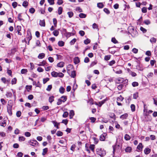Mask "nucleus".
<instances>
[{
  "instance_id": "f257e3e1",
  "label": "nucleus",
  "mask_w": 157,
  "mask_h": 157,
  "mask_svg": "<svg viewBox=\"0 0 157 157\" xmlns=\"http://www.w3.org/2000/svg\"><path fill=\"white\" fill-rule=\"evenodd\" d=\"M128 34H130L132 37H135L138 35V33L136 29L132 26H130L128 28Z\"/></svg>"
},
{
  "instance_id": "f03ea898",
  "label": "nucleus",
  "mask_w": 157,
  "mask_h": 157,
  "mask_svg": "<svg viewBox=\"0 0 157 157\" xmlns=\"http://www.w3.org/2000/svg\"><path fill=\"white\" fill-rule=\"evenodd\" d=\"M97 154L100 155L101 157L104 156L106 155L105 151L101 148H97L96 149Z\"/></svg>"
},
{
  "instance_id": "7ed1b4c3",
  "label": "nucleus",
  "mask_w": 157,
  "mask_h": 157,
  "mask_svg": "<svg viewBox=\"0 0 157 157\" xmlns=\"http://www.w3.org/2000/svg\"><path fill=\"white\" fill-rule=\"evenodd\" d=\"M51 74L52 77H59L62 78L64 76V74L63 73L61 72L57 73L54 71L52 72Z\"/></svg>"
},
{
  "instance_id": "20e7f679",
  "label": "nucleus",
  "mask_w": 157,
  "mask_h": 157,
  "mask_svg": "<svg viewBox=\"0 0 157 157\" xmlns=\"http://www.w3.org/2000/svg\"><path fill=\"white\" fill-rule=\"evenodd\" d=\"M74 69V67L73 65L71 64L68 65L67 67V72L69 74H70L71 71L73 70Z\"/></svg>"
},
{
  "instance_id": "39448f33",
  "label": "nucleus",
  "mask_w": 157,
  "mask_h": 157,
  "mask_svg": "<svg viewBox=\"0 0 157 157\" xmlns=\"http://www.w3.org/2000/svg\"><path fill=\"white\" fill-rule=\"evenodd\" d=\"M27 36L26 37L25 39V41H28V43H29V41L31 39L32 36H31V32L29 31H27Z\"/></svg>"
},
{
  "instance_id": "423d86ee",
  "label": "nucleus",
  "mask_w": 157,
  "mask_h": 157,
  "mask_svg": "<svg viewBox=\"0 0 157 157\" xmlns=\"http://www.w3.org/2000/svg\"><path fill=\"white\" fill-rule=\"evenodd\" d=\"M29 144L33 146H36L37 145L38 143L36 140H30L29 141Z\"/></svg>"
},
{
  "instance_id": "0eeeda50",
  "label": "nucleus",
  "mask_w": 157,
  "mask_h": 157,
  "mask_svg": "<svg viewBox=\"0 0 157 157\" xmlns=\"http://www.w3.org/2000/svg\"><path fill=\"white\" fill-rule=\"evenodd\" d=\"M63 31L66 33V36L67 37H69L71 36H73L75 35V33H73L67 32L66 29H63Z\"/></svg>"
},
{
  "instance_id": "6e6552de",
  "label": "nucleus",
  "mask_w": 157,
  "mask_h": 157,
  "mask_svg": "<svg viewBox=\"0 0 157 157\" xmlns=\"http://www.w3.org/2000/svg\"><path fill=\"white\" fill-rule=\"evenodd\" d=\"M106 101V99H105L99 102L98 103H96L95 104L96 105H98L99 107H101Z\"/></svg>"
},
{
  "instance_id": "1a4fd4ad",
  "label": "nucleus",
  "mask_w": 157,
  "mask_h": 157,
  "mask_svg": "<svg viewBox=\"0 0 157 157\" xmlns=\"http://www.w3.org/2000/svg\"><path fill=\"white\" fill-rule=\"evenodd\" d=\"M107 134L105 133H104L101 135L100 137V140L101 141H104L105 139V137L106 136Z\"/></svg>"
},
{
  "instance_id": "9d476101",
  "label": "nucleus",
  "mask_w": 157,
  "mask_h": 157,
  "mask_svg": "<svg viewBox=\"0 0 157 157\" xmlns=\"http://www.w3.org/2000/svg\"><path fill=\"white\" fill-rule=\"evenodd\" d=\"M71 75L70 74H69L73 78H75L76 75V72L73 70L71 71Z\"/></svg>"
},
{
  "instance_id": "9b49d317",
  "label": "nucleus",
  "mask_w": 157,
  "mask_h": 157,
  "mask_svg": "<svg viewBox=\"0 0 157 157\" xmlns=\"http://www.w3.org/2000/svg\"><path fill=\"white\" fill-rule=\"evenodd\" d=\"M132 150V148L131 147L128 146L125 149V151L127 153H130Z\"/></svg>"
},
{
  "instance_id": "f8f14e48",
  "label": "nucleus",
  "mask_w": 157,
  "mask_h": 157,
  "mask_svg": "<svg viewBox=\"0 0 157 157\" xmlns=\"http://www.w3.org/2000/svg\"><path fill=\"white\" fill-rule=\"evenodd\" d=\"M6 125V122L5 120H2L0 122V125L3 127H5Z\"/></svg>"
},
{
  "instance_id": "ddd939ff",
  "label": "nucleus",
  "mask_w": 157,
  "mask_h": 157,
  "mask_svg": "<svg viewBox=\"0 0 157 157\" xmlns=\"http://www.w3.org/2000/svg\"><path fill=\"white\" fill-rule=\"evenodd\" d=\"M128 115L127 113H125L120 116V118L123 120L126 119L128 117Z\"/></svg>"
},
{
  "instance_id": "4468645a",
  "label": "nucleus",
  "mask_w": 157,
  "mask_h": 157,
  "mask_svg": "<svg viewBox=\"0 0 157 157\" xmlns=\"http://www.w3.org/2000/svg\"><path fill=\"white\" fill-rule=\"evenodd\" d=\"M151 151V150L148 148H146L144 150V153L146 155L149 154L150 152Z\"/></svg>"
},
{
  "instance_id": "2eb2a0df",
  "label": "nucleus",
  "mask_w": 157,
  "mask_h": 157,
  "mask_svg": "<svg viewBox=\"0 0 157 157\" xmlns=\"http://www.w3.org/2000/svg\"><path fill=\"white\" fill-rule=\"evenodd\" d=\"M136 69L139 71H142L143 69V67L141 66L140 64H138L136 66Z\"/></svg>"
},
{
  "instance_id": "dca6fc26",
  "label": "nucleus",
  "mask_w": 157,
  "mask_h": 157,
  "mask_svg": "<svg viewBox=\"0 0 157 157\" xmlns=\"http://www.w3.org/2000/svg\"><path fill=\"white\" fill-rule=\"evenodd\" d=\"M80 62V60L79 58L78 57H75L74 59V63L77 64L78 63Z\"/></svg>"
},
{
  "instance_id": "f3484780",
  "label": "nucleus",
  "mask_w": 157,
  "mask_h": 157,
  "mask_svg": "<svg viewBox=\"0 0 157 157\" xmlns=\"http://www.w3.org/2000/svg\"><path fill=\"white\" fill-rule=\"evenodd\" d=\"M75 114L74 111L73 110H71L70 112L69 117L70 119L72 118Z\"/></svg>"
},
{
  "instance_id": "a211bd4d",
  "label": "nucleus",
  "mask_w": 157,
  "mask_h": 157,
  "mask_svg": "<svg viewBox=\"0 0 157 157\" xmlns=\"http://www.w3.org/2000/svg\"><path fill=\"white\" fill-rule=\"evenodd\" d=\"M39 25L41 26H45V22L44 20H40L39 23Z\"/></svg>"
},
{
  "instance_id": "6ab92c4d",
  "label": "nucleus",
  "mask_w": 157,
  "mask_h": 157,
  "mask_svg": "<svg viewBox=\"0 0 157 157\" xmlns=\"http://www.w3.org/2000/svg\"><path fill=\"white\" fill-rule=\"evenodd\" d=\"M95 145L94 144H91L89 147V148L93 152H94Z\"/></svg>"
},
{
  "instance_id": "aec40b11",
  "label": "nucleus",
  "mask_w": 157,
  "mask_h": 157,
  "mask_svg": "<svg viewBox=\"0 0 157 157\" xmlns=\"http://www.w3.org/2000/svg\"><path fill=\"white\" fill-rule=\"evenodd\" d=\"M52 122L53 124L55 127H56L57 128H59V127L58 125H59V123H58L56 121H52Z\"/></svg>"
},
{
  "instance_id": "412c9836",
  "label": "nucleus",
  "mask_w": 157,
  "mask_h": 157,
  "mask_svg": "<svg viewBox=\"0 0 157 157\" xmlns=\"http://www.w3.org/2000/svg\"><path fill=\"white\" fill-rule=\"evenodd\" d=\"M64 64V63L61 62L58 63L57 64V66L59 67H63Z\"/></svg>"
},
{
  "instance_id": "4be33fe9",
  "label": "nucleus",
  "mask_w": 157,
  "mask_h": 157,
  "mask_svg": "<svg viewBox=\"0 0 157 157\" xmlns=\"http://www.w3.org/2000/svg\"><path fill=\"white\" fill-rule=\"evenodd\" d=\"M44 56H45V54L44 53H41L38 56V58L40 59H43V58H44Z\"/></svg>"
},
{
  "instance_id": "5701e85b",
  "label": "nucleus",
  "mask_w": 157,
  "mask_h": 157,
  "mask_svg": "<svg viewBox=\"0 0 157 157\" xmlns=\"http://www.w3.org/2000/svg\"><path fill=\"white\" fill-rule=\"evenodd\" d=\"M104 6V5L101 2H99L97 3V6L99 8H102Z\"/></svg>"
},
{
  "instance_id": "b1692460",
  "label": "nucleus",
  "mask_w": 157,
  "mask_h": 157,
  "mask_svg": "<svg viewBox=\"0 0 157 157\" xmlns=\"http://www.w3.org/2000/svg\"><path fill=\"white\" fill-rule=\"evenodd\" d=\"M124 139L126 140H128L130 139V136L128 134H126L124 137Z\"/></svg>"
},
{
  "instance_id": "393cba45",
  "label": "nucleus",
  "mask_w": 157,
  "mask_h": 157,
  "mask_svg": "<svg viewBox=\"0 0 157 157\" xmlns=\"http://www.w3.org/2000/svg\"><path fill=\"white\" fill-rule=\"evenodd\" d=\"M12 103L9 101L7 106V109H12Z\"/></svg>"
},
{
  "instance_id": "a878e982",
  "label": "nucleus",
  "mask_w": 157,
  "mask_h": 157,
  "mask_svg": "<svg viewBox=\"0 0 157 157\" xmlns=\"http://www.w3.org/2000/svg\"><path fill=\"white\" fill-rule=\"evenodd\" d=\"M60 98H61V100H62V101H63V102H64L65 101H66L67 99V98L66 96H63Z\"/></svg>"
},
{
  "instance_id": "bb28decb",
  "label": "nucleus",
  "mask_w": 157,
  "mask_h": 157,
  "mask_svg": "<svg viewBox=\"0 0 157 157\" xmlns=\"http://www.w3.org/2000/svg\"><path fill=\"white\" fill-rule=\"evenodd\" d=\"M64 43L62 41H60L58 42V45L59 46L62 47L64 46Z\"/></svg>"
},
{
  "instance_id": "cd10ccee",
  "label": "nucleus",
  "mask_w": 157,
  "mask_h": 157,
  "mask_svg": "<svg viewBox=\"0 0 157 157\" xmlns=\"http://www.w3.org/2000/svg\"><path fill=\"white\" fill-rule=\"evenodd\" d=\"M59 33V31L57 30H55L53 32V34L55 36H58Z\"/></svg>"
},
{
  "instance_id": "c85d7f7f",
  "label": "nucleus",
  "mask_w": 157,
  "mask_h": 157,
  "mask_svg": "<svg viewBox=\"0 0 157 157\" xmlns=\"http://www.w3.org/2000/svg\"><path fill=\"white\" fill-rule=\"evenodd\" d=\"M65 90V89L63 87H61L59 89V91L61 94L64 93Z\"/></svg>"
},
{
  "instance_id": "c756f323",
  "label": "nucleus",
  "mask_w": 157,
  "mask_h": 157,
  "mask_svg": "<svg viewBox=\"0 0 157 157\" xmlns=\"http://www.w3.org/2000/svg\"><path fill=\"white\" fill-rule=\"evenodd\" d=\"M63 8L61 7H59L58 9V13L59 15H60L62 13Z\"/></svg>"
},
{
  "instance_id": "7c9ffc66",
  "label": "nucleus",
  "mask_w": 157,
  "mask_h": 157,
  "mask_svg": "<svg viewBox=\"0 0 157 157\" xmlns=\"http://www.w3.org/2000/svg\"><path fill=\"white\" fill-rule=\"evenodd\" d=\"M110 57L111 56L110 55L105 56L104 57V59L106 61H108L110 59Z\"/></svg>"
},
{
  "instance_id": "2f4dec72",
  "label": "nucleus",
  "mask_w": 157,
  "mask_h": 157,
  "mask_svg": "<svg viewBox=\"0 0 157 157\" xmlns=\"http://www.w3.org/2000/svg\"><path fill=\"white\" fill-rule=\"evenodd\" d=\"M138 97V93L136 92L133 94V98L134 99H136Z\"/></svg>"
},
{
  "instance_id": "473e14b6",
  "label": "nucleus",
  "mask_w": 157,
  "mask_h": 157,
  "mask_svg": "<svg viewBox=\"0 0 157 157\" xmlns=\"http://www.w3.org/2000/svg\"><path fill=\"white\" fill-rule=\"evenodd\" d=\"M48 151V148H45L43 150V152L42 154L43 155H44Z\"/></svg>"
},
{
  "instance_id": "72a5a7b5",
  "label": "nucleus",
  "mask_w": 157,
  "mask_h": 157,
  "mask_svg": "<svg viewBox=\"0 0 157 157\" xmlns=\"http://www.w3.org/2000/svg\"><path fill=\"white\" fill-rule=\"evenodd\" d=\"M79 16L81 18H85L86 16V15L85 14L83 13H80Z\"/></svg>"
},
{
  "instance_id": "f704fd0d",
  "label": "nucleus",
  "mask_w": 157,
  "mask_h": 157,
  "mask_svg": "<svg viewBox=\"0 0 157 157\" xmlns=\"http://www.w3.org/2000/svg\"><path fill=\"white\" fill-rule=\"evenodd\" d=\"M131 108L132 111L134 112L135 110V106L134 104H132L131 105Z\"/></svg>"
},
{
  "instance_id": "c9c22d12",
  "label": "nucleus",
  "mask_w": 157,
  "mask_h": 157,
  "mask_svg": "<svg viewBox=\"0 0 157 157\" xmlns=\"http://www.w3.org/2000/svg\"><path fill=\"white\" fill-rule=\"evenodd\" d=\"M139 85V84L138 82H134L132 83V85L133 87H136L138 86Z\"/></svg>"
},
{
  "instance_id": "e433bc0d",
  "label": "nucleus",
  "mask_w": 157,
  "mask_h": 157,
  "mask_svg": "<svg viewBox=\"0 0 157 157\" xmlns=\"http://www.w3.org/2000/svg\"><path fill=\"white\" fill-rule=\"evenodd\" d=\"M142 144L141 143H140L137 147V148L140 150L142 149Z\"/></svg>"
},
{
  "instance_id": "4c0bfd02",
  "label": "nucleus",
  "mask_w": 157,
  "mask_h": 157,
  "mask_svg": "<svg viewBox=\"0 0 157 157\" xmlns=\"http://www.w3.org/2000/svg\"><path fill=\"white\" fill-rule=\"evenodd\" d=\"M28 71L27 69H22L21 71V73L22 74H24L26 73Z\"/></svg>"
},
{
  "instance_id": "58836bf2",
  "label": "nucleus",
  "mask_w": 157,
  "mask_h": 157,
  "mask_svg": "<svg viewBox=\"0 0 157 157\" xmlns=\"http://www.w3.org/2000/svg\"><path fill=\"white\" fill-rule=\"evenodd\" d=\"M67 14L70 18H71L73 16V13L72 12H69L67 13Z\"/></svg>"
},
{
  "instance_id": "ea45409f",
  "label": "nucleus",
  "mask_w": 157,
  "mask_h": 157,
  "mask_svg": "<svg viewBox=\"0 0 157 157\" xmlns=\"http://www.w3.org/2000/svg\"><path fill=\"white\" fill-rule=\"evenodd\" d=\"M7 112L10 116H11L12 114V109H7Z\"/></svg>"
},
{
  "instance_id": "a19ab883",
  "label": "nucleus",
  "mask_w": 157,
  "mask_h": 157,
  "mask_svg": "<svg viewBox=\"0 0 157 157\" xmlns=\"http://www.w3.org/2000/svg\"><path fill=\"white\" fill-rule=\"evenodd\" d=\"M90 40L88 39H87L84 40V43L86 44H87L89 43H90Z\"/></svg>"
},
{
  "instance_id": "79ce46f5",
  "label": "nucleus",
  "mask_w": 157,
  "mask_h": 157,
  "mask_svg": "<svg viewBox=\"0 0 157 157\" xmlns=\"http://www.w3.org/2000/svg\"><path fill=\"white\" fill-rule=\"evenodd\" d=\"M53 23L55 27H56L57 26V21L56 18H54L53 19Z\"/></svg>"
},
{
  "instance_id": "37998d69",
  "label": "nucleus",
  "mask_w": 157,
  "mask_h": 157,
  "mask_svg": "<svg viewBox=\"0 0 157 157\" xmlns=\"http://www.w3.org/2000/svg\"><path fill=\"white\" fill-rule=\"evenodd\" d=\"M117 81L119 82H117V83H119L120 82H122L124 81V79L122 78H118L117 79Z\"/></svg>"
},
{
  "instance_id": "c03bdc74",
  "label": "nucleus",
  "mask_w": 157,
  "mask_h": 157,
  "mask_svg": "<svg viewBox=\"0 0 157 157\" xmlns=\"http://www.w3.org/2000/svg\"><path fill=\"white\" fill-rule=\"evenodd\" d=\"M45 61L44 60L42 62H40L38 65L39 66H44L45 65Z\"/></svg>"
},
{
  "instance_id": "a18cd8bd",
  "label": "nucleus",
  "mask_w": 157,
  "mask_h": 157,
  "mask_svg": "<svg viewBox=\"0 0 157 157\" xmlns=\"http://www.w3.org/2000/svg\"><path fill=\"white\" fill-rule=\"evenodd\" d=\"M76 41V39L74 38L70 42V44L71 45L74 44Z\"/></svg>"
},
{
  "instance_id": "49530a36",
  "label": "nucleus",
  "mask_w": 157,
  "mask_h": 157,
  "mask_svg": "<svg viewBox=\"0 0 157 157\" xmlns=\"http://www.w3.org/2000/svg\"><path fill=\"white\" fill-rule=\"evenodd\" d=\"M68 112H65L63 115V117L66 118L68 116Z\"/></svg>"
},
{
  "instance_id": "de8ad7c7",
  "label": "nucleus",
  "mask_w": 157,
  "mask_h": 157,
  "mask_svg": "<svg viewBox=\"0 0 157 157\" xmlns=\"http://www.w3.org/2000/svg\"><path fill=\"white\" fill-rule=\"evenodd\" d=\"M17 3L16 2H14L12 3V6L14 8H15L17 6Z\"/></svg>"
},
{
  "instance_id": "09e8293b",
  "label": "nucleus",
  "mask_w": 157,
  "mask_h": 157,
  "mask_svg": "<svg viewBox=\"0 0 157 157\" xmlns=\"http://www.w3.org/2000/svg\"><path fill=\"white\" fill-rule=\"evenodd\" d=\"M63 133L62 132L60 131H58L56 133V135L58 136H61L63 135Z\"/></svg>"
},
{
  "instance_id": "8fccbe9b",
  "label": "nucleus",
  "mask_w": 157,
  "mask_h": 157,
  "mask_svg": "<svg viewBox=\"0 0 157 157\" xmlns=\"http://www.w3.org/2000/svg\"><path fill=\"white\" fill-rule=\"evenodd\" d=\"M124 85L122 84H120L119 85L117 86V88L119 90H122Z\"/></svg>"
},
{
  "instance_id": "3c124183",
  "label": "nucleus",
  "mask_w": 157,
  "mask_h": 157,
  "mask_svg": "<svg viewBox=\"0 0 157 157\" xmlns=\"http://www.w3.org/2000/svg\"><path fill=\"white\" fill-rule=\"evenodd\" d=\"M130 74L132 77H135L137 75V74L136 73L132 71L130 72Z\"/></svg>"
},
{
  "instance_id": "603ef678",
  "label": "nucleus",
  "mask_w": 157,
  "mask_h": 157,
  "mask_svg": "<svg viewBox=\"0 0 157 157\" xmlns=\"http://www.w3.org/2000/svg\"><path fill=\"white\" fill-rule=\"evenodd\" d=\"M156 39L153 37L151 38L150 40V41L151 43H155L156 41Z\"/></svg>"
},
{
  "instance_id": "864d4df0",
  "label": "nucleus",
  "mask_w": 157,
  "mask_h": 157,
  "mask_svg": "<svg viewBox=\"0 0 157 157\" xmlns=\"http://www.w3.org/2000/svg\"><path fill=\"white\" fill-rule=\"evenodd\" d=\"M111 41L114 44L118 43V41L116 40L115 38H112L111 40Z\"/></svg>"
},
{
  "instance_id": "5fc2aeb1",
  "label": "nucleus",
  "mask_w": 157,
  "mask_h": 157,
  "mask_svg": "<svg viewBox=\"0 0 157 157\" xmlns=\"http://www.w3.org/2000/svg\"><path fill=\"white\" fill-rule=\"evenodd\" d=\"M103 10L107 14H109L110 13L109 11L107 8H104Z\"/></svg>"
},
{
  "instance_id": "6e6d98bb",
  "label": "nucleus",
  "mask_w": 157,
  "mask_h": 157,
  "mask_svg": "<svg viewBox=\"0 0 157 157\" xmlns=\"http://www.w3.org/2000/svg\"><path fill=\"white\" fill-rule=\"evenodd\" d=\"M142 11L143 13H146L147 12V8L146 7H143L142 9Z\"/></svg>"
},
{
  "instance_id": "4d7b16f0",
  "label": "nucleus",
  "mask_w": 157,
  "mask_h": 157,
  "mask_svg": "<svg viewBox=\"0 0 157 157\" xmlns=\"http://www.w3.org/2000/svg\"><path fill=\"white\" fill-rule=\"evenodd\" d=\"M25 139V138L23 136H20L19 138V140L21 141H24Z\"/></svg>"
},
{
  "instance_id": "13d9d810",
  "label": "nucleus",
  "mask_w": 157,
  "mask_h": 157,
  "mask_svg": "<svg viewBox=\"0 0 157 157\" xmlns=\"http://www.w3.org/2000/svg\"><path fill=\"white\" fill-rule=\"evenodd\" d=\"M49 80V78H46L43 79V83L44 84L46 83Z\"/></svg>"
},
{
  "instance_id": "bf43d9fd",
  "label": "nucleus",
  "mask_w": 157,
  "mask_h": 157,
  "mask_svg": "<svg viewBox=\"0 0 157 157\" xmlns=\"http://www.w3.org/2000/svg\"><path fill=\"white\" fill-rule=\"evenodd\" d=\"M28 5V2L26 1H24L22 4V6L24 7H26Z\"/></svg>"
},
{
  "instance_id": "052dcab7",
  "label": "nucleus",
  "mask_w": 157,
  "mask_h": 157,
  "mask_svg": "<svg viewBox=\"0 0 157 157\" xmlns=\"http://www.w3.org/2000/svg\"><path fill=\"white\" fill-rule=\"evenodd\" d=\"M140 30L144 33H146L147 32V30L142 27H140Z\"/></svg>"
},
{
  "instance_id": "680f3d73",
  "label": "nucleus",
  "mask_w": 157,
  "mask_h": 157,
  "mask_svg": "<svg viewBox=\"0 0 157 157\" xmlns=\"http://www.w3.org/2000/svg\"><path fill=\"white\" fill-rule=\"evenodd\" d=\"M79 33L81 36H83L85 34V32L83 31L80 30L79 32Z\"/></svg>"
},
{
  "instance_id": "e2e57ef3",
  "label": "nucleus",
  "mask_w": 157,
  "mask_h": 157,
  "mask_svg": "<svg viewBox=\"0 0 157 157\" xmlns=\"http://www.w3.org/2000/svg\"><path fill=\"white\" fill-rule=\"evenodd\" d=\"M29 11L30 13H33L35 11V10L34 8H32L29 9Z\"/></svg>"
},
{
  "instance_id": "0e129e2a",
  "label": "nucleus",
  "mask_w": 157,
  "mask_h": 157,
  "mask_svg": "<svg viewBox=\"0 0 157 157\" xmlns=\"http://www.w3.org/2000/svg\"><path fill=\"white\" fill-rule=\"evenodd\" d=\"M132 51L134 53L136 54L138 53V50L136 48H134L132 49Z\"/></svg>"
},
{
  "instance_id": "69168bd1",
  "label": "nucleus",
  "mask_w": 157,
  "mask_h": 157,
  "mask_svg": "<svg viewBox=\"0 0 157 157\" xmlns=\"http://www.w3.org/2000/svg\"><path fill=\"white\" fill-rule=\"evenodd\" d=\"M115 63V61L114 60H113L110 61L109 63V65L110 66L113 65Z\"/></svg>"
},
{
  "instance_id": "338daca9",
  "label": "nucleus",
  "mask_w": 157,
  "mask_h": 157,
  "mask_svg": "<svg viewBox=\"0 0 157 157\" xmlns=\"http://www.w3.org/2000/svg\"><path fill=\"white\" fill-rule=\"evenodd\" d=\"M1 101L2 105H5L6 103V101L3 98H2L1 99Z\"/></svg>"
},
{
  "instance_id": "774afa93",
  "label": "nucleus",
  "mask_w": 157,
  "mask_h": 157,
  "mask_svg": "<svg viewBox=\"0 0 157 157\" xmlns=\"http://www.w3.org/2000/svg\"><path fill=\"white\" fill-rule=\"evenodd\" d=\"M17 80L15 78L13 79L12 80L11 82L12 84H14L16 83Z\"/></svg>"
}]
</instances>
